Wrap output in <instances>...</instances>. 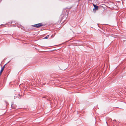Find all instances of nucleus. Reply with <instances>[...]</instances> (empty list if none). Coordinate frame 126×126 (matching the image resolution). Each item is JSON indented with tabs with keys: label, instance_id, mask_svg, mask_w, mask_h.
Here are the masks:
<instances>
[{
	"label": "nucleus",
	"instance_id": "f257e3e1",
	"mask_svg": "<svg viewBox=\"0 0 126 126\" xmlns=\"http://www.w3.org/2000/svg\"><path fill=\"white\" fill-rule=\"evenodd\" d=\"M32 26L33 27H35V28H37L43 26V25L42 23H40L32 25Z\"/></svg>",
	"mask_w": 126,
	"mask_h": 126
},
{
	"label": "nucleus",
	"instance_id": "f03ea898",
	"mask_svg": "<svg viewBox=\"0 0 126 126\" xmlns=\"http://www.w3.org/2000/svg\"><path fill=\"white\" fill-rule=\"evenodd\" d=\"M16 106L13 103L11 105V108L12 109H16Z\"/></svg>",
	"mask_w": 126,
	"mask_h": 126
},
{
	"label": "nucleus",
	"instance_id": "7ed1b4c3",
	"mask_svg": "<svg viewBox=\"0 0 126 126\" xmlns=\"http://www.w3.org/2000/svg\"><path fill=\"white\" fill-rule=\"evenodd\" d=\"M93 6L94 7V8L93 9V10H94V9H95L96 10H97L98 9V6L96 5H95L94 4H93Z\"/></svg>",
	"mask_w": 126,
	"mask_h": 126
},
{
	"label": "nucleus",
	"instance_id": "20e7f679",
	"mask_svg": "<svg viewBox=\"0 0 126 126\" xmlns=\"http://www.w3.org/2000/svg\"><path fill=\"white\" fill-rule=\"evenodd\" d=\"M6 64H5V65H4L3 66V67H2V68L1 69L0 71V73H2V72L3 71L4 69V68H5V65H6Z\"/></svg>",
	"mask_w": 126,
	"mask_h": 126
},
{
	"label": "nucleus",
	"instance_id": "39448f33",
	"mask_svg": "<svg viewBox=\"0 0 126 126\" xmlns=\"http://www.w3.org/2000/svg\"><path fill=\"white\" fill-rule=\"evenodd\" d=\"M123 44L124 45L126 46V40L124 41Z\"/></svg>",
	"mask_w": 126,
	"mask_h": 126
},
{
	"label": "nucleus",
	"instance_id": "423d86ee",
	"mask_svg": "<svg viewBox=\"0 0 126 126\" xmlns=\"http://www.w3.org/2000/svg\"><path fill=\"white\" fill-rule=\"evenodd\" d=\"M49 37V35H47L44 38V39H47Z\"/></svg>",
	"mask_w": 126,
	"mask_h": 126
},
{
	"label": "nucleus",
	"instance_id": "0eeeda50",
	"mask_svg": "<svg viewBox=\"0 0 126 126\" xmlns=\"http://www.w3.org/2000/svg\"><path fill=\"white\" fill-rule=\"evenodd\" d=\"M115 121V120H113V122H114V121Z\"/></svg>",
	"mask_w": 126,
	"mask_h": 126
}]
</instances>
